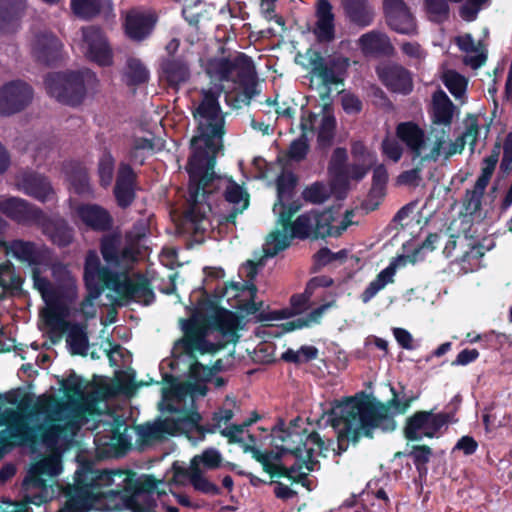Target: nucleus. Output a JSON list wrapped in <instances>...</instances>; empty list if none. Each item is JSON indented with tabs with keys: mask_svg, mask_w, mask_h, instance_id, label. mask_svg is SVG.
I'll return each mask as SVG.
<instances>
[{
	"mask_svg": "<svg viewBox=\"0 0 512 512\" xmlns=\"http://www.w3.org/2000/svg\"><path fill=\"white\" fill-rule=\"evenodd\" d=\"M0 212L20 224L45 223L46 214L27 200L11 196L0 201Z\"/></svg>",
	"mask_w": 512,
	"mask_h": 512,
	"instance_id": "obj_19",
	"label": "nucleus"
},
{
	"mask_svg": "<svg viewBox=\"0 0 512 512\" xmlns=\"http://www.w3.org/2000/svg\"><path fill=\"white\" fill-rule=\"evenodd\" d=\"M478 122L477 119L471 120V123L467 125L464 133H462L460 136L457 137L454 141L448 145V148L445 152V159L450 158L451 156L455 154H460L464 151L465 145L467 141H470V149L471 151H474V148L477 144V138H478Z\"/></svg>",
	"mask_w": 512,
	"mask_h": 512,
	"instance_id": "obj_49",
	"label": "nucleus"
},
{
	"mask_svg": "<svg viewBox=\"0 0 512 512\" xmlns=\"http://www.w3.org/2000/svg\"><path fill=\"white\" fill-rule=\"evenodd\" d=\"M310 145L306 134H300L298 138L292 140L290 146L286 151L287 159L300 162L304 161L307 154L309 153Z\"/></svg>",
	"mask_w": 512,
	"mask_h": 512,
	"instance_id": "obj_64",
	"label": "nucleus"
},
{
	"mask_svg": "<svg viewBox=\"0 0 512 512\" xmlns=\"http://www.w3.org/2000/svg\"><path fill=\"white\" fill-rule=\"evenodd\" d=\"M385 18L391 30L407 36L417 35L416 21L410 10L386 14Z\"/></svg>",
	"mask_w": 512,
	"mask_h": 512,
	"instance_id": "obj_48",
	"label": "nucleus"
},
{
	"mask_svg": "<svg viewBox=\"0 0 512 512\" xmlns=\"http://www.w3.org/2000/svg\"><path fill=\"white\" fill-rule=\"evenodd\" d=\"M205 72L220 83L232 82L242 89L244 98L252 100L256 94V71L253 59L243 52L234 57H212L207 60Z\"/></svg>",
	"mask_w": 512,
	"mask_h": 512,
	"instance_id": "obj_5",
	"label": "nucleus"
},
{
	"mask_svg": "<svg viewBox=\"0 0 512 512\" xmlns=\"http://www.w3.org/2000/svg\"><path fill=\"white\" fill-rule=\"evenodd\" d=\"M125 82L129 86H138L149 80V71L143 62L135 57H131L126 62V71L124 73Z\"/></svg>",
	"mask_w": 512,
	"mask_h": 512,
	"instance_id": "obj_53",
	"label": "nucleus"
},
{
	"mask_svg": "<svg viewBox=\"0 0 512 512\" xmlns=\"http://www.w3.org/2000/svg\"><path fill=\"white\" fill-rule=\"evenodd\" d=\"M390 390L392 397L386 402L365 392L336 401L328 418L336 432V455L346 452L349 443L358 444L362 437L373 439L376 430L383 433L396 430L395 416L404 415L417 396L403 394L399 398L394 387L390 386Z\"/></svg>",
	"mask_w": 512,
	"mask_h": 512,
	"instance_id": "obj_2",
	"label": "nucleus"
},
{
	"mask_svg": "<svg viewBox=\"0 0 512 512\" xmlns=\"http://www.w3.org/2000/svg\"><path fill=\"white\" fill-rule=\"evenodd\" d=\"M300 209V204L293 201L289 204H286L285 201H279V198H277V202L273 205V212L278 213L279 219L278 222L281 225V228L287 232L288 227H293V236H298L299 239H310L311 236H302L297 233V222L299 218L307 215L309 217H316L321 212L316 210H311L310 212H304L303 214H300L296 220L292 221V218L295 214L298 213Z\"/></svg>",
	"mask_w": 512,
	"mask_h": 512,
	"instance_id": "obj_37",
	"label": "nucleus"
},
{
	"mask_svg": "<svg viewBox=\"0 0 512 512\" xmlns=\"http://www.w3.org/2000/svg\"><path fill=\"white\" fill-rule=\"evenodd\" d=\"M446 88L454 98L460 99L464 96L467 89V79L454 70H448L442 78Z\"/></svg>",
	"mask_w": 512,
	"mask_h": 512,
	"instance_id": "obj_60",
	"label": "nucleus"
},
{
	"mask_svg": "<svg viewBox=\"0 0 512 512\" xmlns=\"http://www.w3.org/2000/svg\"><path fill=\"white\" fill-rule=\"evenodd\" d=\"M34 286L42 293V297L48 308L42 312L45 325L65 327L69 316L67 300L70 299L69 290L64 286H52L50 281L40 276L39 269L32 270Z\"/></svg>",
	"mask_w": 512,
	"mask_h": 512,
	"instance_id": "obj_9",
	"label": "nucleus"
},
{
	"mask_svg": "<svg viewBox=\"0 0 512 512\" xmlns=\"http://www.w3.org/2000/svg\"><path fill=\"white\" fill-rule=\"evenodd\" d=\"M408 455L413 457L418 475H420L421 478L425 477L428 473L427 463L433 455L431 448L427 445H416L413 446V450H411Z\"/></svg>",
	"mask_w": 512,
	"mask_h": 512,
	"instance_id": "obj_63",
	"label": "nucleus"
},
{
	"mask_svg": "<svg viewBox=\"0 0 512 512\" xmlns=\"http://www.w3.org/2000/svg\"><path fill=\"white\" fill-rule=\"evenodd\" d=\"M67 501L57 512H88L92 509H103L95 502L93 495L83 489L79 483L69 486L66 491Z\"/></svg>",
	"mask_w": 512,
	"mask_h": 512,
	"instance_id": "obj_32",
	"label": "nucleus"
},
{
	"mask_svg": "<svg viewBox=\"0 0 512 512\" xmlns=\"http://www.w3.org/2000/svg\"><path fill=\"white\" fill-rule=\"evenodd\" d=\"M202 419L203 417L198 411H186L185 415L176 418L166 417L165 419L149 426L147 436L158 439L163 435L174 437L176 435L183 434L188 439H191L189 433L192 431H197L199 434V439L204 440L205 434L214 433L218 426L217 424L213 426L200 425V421Z\"/></svg>",
	"mask_w": 512,
	"mask_h": 512,
	"instance_id": "obj_11",
	"label": "nucleus"
},
{
	"mask_svg": "<svg viewBox=\"0 0 512 512\" xmlns=\"http://www.w3.org/2000/svg\"><path fill=\"white\" fill-rule=\"evenodd\" d=\"M388 180L389 174L387 173L386 167L383 164L374 166L372 174V186L367 196V202L371 203L372 209H376L381 199L385 197L386 184Z\"/></svg>",
	"mask_w": 512,
	"mask_h": 512,
	"instance_id": "obj_47",
	"label": "nucleus"
},
{
	"mask_svg": "<svg viewBox=\"0 0 512 512\" xmlns=\"http://www.w3.org/2000/svg\"><path fill=\"white\" fill-rule=\"evenodd\" d=\"M298 177L292 171H283L277 178V198L290 201L297 187Z\"/></svg>",
	"mask_w": 512,
	"mask_h": 512,
	"instance_id": "obj_58",
	"label": "nucleus"
},
{
	"mask_svg": "<svg viewBox=\"0 0 512 512\" xmlns=\"http://www.w3.org/2000/svg\"><path fill=\"white\" fill-rule=\"evenodd\" d=\"M359 47L365 55L385 57L395 55V46L392 45L389 36L377 30H371L361 35Z\"/></svg>",
	"mask_w": 512,
	"mask_h": 512,
	"instance_id": "obj_34",
	"label": "nucleus"
},
{
	"mask_svg": "<svg viewBox=\"0 0 512 512\" xmlns=\"http://www.w3.org/2000/svg\"><path fill=\"white\" fill-rule=\"evenodd\" d=\"M83 42L87 45V57L100 67L113 64V52L105 34L99 27L89 26L82 30Z\"/></svg>",
	"mask_w": 512,
	"mask_h": 512,
	"instance_id": "obj_21",
	"label": "nucleus"
},
{
	"mask_svg": "<svg viewBox=\"0 0 512 512\" xmlns=\"http://www.w3.org/2000/svg\"><path fill=\"white\" fill-rule=\"evenodd\" d=\"M336 132V119L332 114H324L320 127L317 130V148L320 151H327L334 144Z\"/></svg>",
	"mask_w": 512,
	"mask_h": 512,
	"instance_id": "obj_50",
	"label": "nucleus"
},
{
	"mask_svg": "<svg viewBox=\"0 0 512 512\" xmlns=\"http://www.w3.org/2000/svg\"><path fill=\"white\" fill-rule=\"evenodd\" d=\"M309 63L311 71L317 78L321 79L324 85H336L342 83V80L337 76L334 66H329L325 63L322 53L316 50H309Z\"/></svg>",
	"mask_w": 512,
	"mask_h": 512,
	"instance_id": "obj_45",
	"label": "nucleus"
},
{
	"mask_svg": "<svg viewBox=\"0 0 512 512\" xmlns=\"http://www.w3.org/2000/svg\"><path fill=\"white\" fill-rule=\"evenodd\" d=\"M343 11L350 23L364 28L373 22V9L368 0H341Z\"/></svg>",
	"mask_w": 512,
	"mask_h": 512,
	"instance_id": "obj_38",
	"label": "nucleus"
},
{
	"mask_svg": "<svg viewBox=\"0 0 512 512\" xmlns=\"http://www.w3.org/2000/svg\"><path fill=\"white\" fill-rule=\"evenodd\" d=\"M64 172H66L76 194L83 195L90 192L88 172L81 163L78 161L65 163Z\"/></svg>",
	"mask_w": 512,
	"mask_h": 512,
	"instance_id": "obj_46",
	"label": "nucleus"
},
{
	"mask_svg": "<svg viewBox=\"0 0 512 512\" xmlns=\"http://www.w3.org/2000/svg\"><path fill=\"white\" fill-rule=\"evenodd\" d=\"M114 267L101 263L99 254L89 249L83 264V281L88 292L87 301L98 299L104 290L113 289L123 280V275Z\"/></svg>",
	"mask_w": 512,
	"mask_h": 512,
	"instance_id": "obj_10",
	"label": "nucleus"
},
{
	"mask_svg": "<svg viewBox=\"0 0 512 512\" xmlns=\"http://www.w3.org/2000/svg\"><path fill=\"white\" fill-rule=\"evenodd\" d=\"M103 0H70V9L82 20H92L100 15Z\"/></svg>",
	"mask_w": 512,
	"mask_h": 512,
	"instance_id": "obj_52",
	"label": "nucleus"
},
{
	"mask_svg": "<svg viewBox=\"0 0 512 512\" xmlns=\"http://www.w3.org/2000/svg\"><path fill=\"white\" fill-rule=\"evenodd\" d=\"M274 437L281 443V452H288L294 457H303L311 450V455L327 457L329 449L334 446V440L324 441L317 431H307L295 426L274 430Z\"/></svg>",
	"mask_w": 512,
	"mask_h": 512,
	"instance_id": "obj_8",
	"label": "nucleus"
},
{
	"mask_svg": "<svg viewBox=\"0 0 512 512\" xmlns=\"http://www.w3.org/2000/svg\"><path fill=\"white\" fill-rule=\"evenodd\" d=\"M181 323L184 337H182L180 343L187 353L193 351H199L200 353L213 351V344L206 341V336L211 332V328L208 323L207 313L201 309V306L193 313L191 318L182 319Z\"/></svg>",
	"mask_w": 512,
	"mask_h": 512,
	"instance_id": "obj_14",
	"label": "nucleus"
},
{
	"mask_svg": "<svg viewBox=\"0 0 512 512\" xmlns=\"http://www.w3.org/2000/svg\"><path fill=\"white\" fill-rule=\"evenodd\" d=\"M380 82L390 92L409 95L414 89L411 72L398 63H389L377 68Z\"/></svg>",
	"mask_w": 512,
	"mask_h": 512,
	"instance_id": "obj_22",
	"label": "nucleus"
},
{
	"mask_svg": "<svg viewBox=\"0 0 512 512\" xmlns=\"http://www.w3.org/2000/svg\"><path fill=\"white\" fill-rule=\"evenodd\" d=\"M397 272V260L391 261V263L384 270L379 272L376 279L367 285L364 291L360 294V300L362 303H369L377 294L384 290V288L395 282V275Z\"/></svg>",
	"mask_w": 512,
	"mask_h": 512,
	"instance_id": "obj_43",
	"label": "nucleus"
},
{
	"mask_svg": "<svg viewBox=\"0 0 512 512\" xmlns=\"http://www.w3.org/2000/svg\"><path fill=\"white\" fill-rule=\"evenodd\" d=\"M100 254L106 265L118 268L130 255V249L121 248L119 233H108L100 238Z\"/></svg>",
	"mask_w": 512,
	"mask_h": 512,
	"instance_id": "obj_36",
	"label": "nucleus"
},
{
	"mask_svg": "<svg viewBox=\"0 0 512 512\" xmlns=\"http://www.w3.org/2000/svg\"><path fill=\"white\" fill-rule=\"evenodd\" d=\"M312 297V294L309 291L304 290L301 294H296L291 296L290 304L291 307L284 308L279 311H273L269 313H259V320L260 321H271V320H280V319H286L293 316H296L303 311L306 310L307 305L309 304V301Z\"/></svg>",
	"mask_w": 512,
	"mask_h": 512,
	"instance_id": "obj_41",
	"label": "nucleus"
},
{
	"mask_svg": "<svg viewBox=\"0 0 512 512\" xmlns=\"http://www.w3.org/2000/svg\"><path fill=\"white\" fill-rule=\"evenodd\" d=\"M331 191L323 181H315L305 186L302 197L306 203L322 204L328 201Z\"/></svg>",
	"mask_w": 512,
	"mask_h": 512,
	"instance_id": "obj_57",
	"label": "nucleus"
},
{
	"mask_svg": "<svg viewBox=\"0 0 512 512\" xmlns=\"http://www.w3.org/2000/svg\"><path fill=\"white\" fill-rule=\"evenodd\" d=\"M59 473H61V464L55 459H45L32 466L24 479V485L31 484L34 488L43 489L46 486L43 475L55 477Z\"/></svg>",
	"mask_w": 512,
	"mask_h": 512,
	"instance_id": "obj_42",
	"label": "nucleus"
},
{
	"mask_svg": "<svg viewBox=\"0 0 512 512\" xmlns=\"http://www.w3.org/2000/svg\"><path fill=\"white\" fill-rule=\"evenodd\" d=\"M244 293H248V295L252 297H256L257 287L252 282H234L231 281L224 285L223 289L220 290L218 297L226 298V301L230 302L231 300L239 299Z\"/></svg>",
	"mask_w": 512,
	"mask_h": 512,
	"instance_id": "obj_56",
	"label": "nucleus"
},
{
	"mask_svg": "<svg viewBox=\"0 0 512 512\" xmlns=\"http://www.w3.org/2000/svg\"><path fill=\"white\" fill-rule=\"evenodd\" d=\"M95 80L89 69L68 72H50L44 78L46 93L64 105H81L86 97V81Z\"/></svg>",
	"mask_w": 512,
	"mask_h": 512,
	"instance_id": "obj_6",
	"label": "nucleus"
},
{
	"mask_svg": "<svg viewBox=\"0 0 512 512\" xmlns=\"http://www.w3.org/2000/svg\"><path fill=\"white\" fill-rule=\"evenodd\" d=\"M501 154V143L496 142L492 147L490 155L482 161V169H480V175L477 178L475 186L472 190H466L463 206L466 213L475 214L481 208V199L483 198L485 188L489 185L491 177L495 172L499 155Z\"/></svg>",
	"mask_w": 512,
	"mask_h": 512,
	"instance_id": "obj_15",
	"label": "nucleus"
},
{
	"mask_svg": "<svg viewBox=\"0 0 512 512\" xmlns=\"http://www.w3.org/2000/svg\"><path fill=\"white\" fill-rule=\"evenodd\" d=\"M25 8V0H0V34L15 31Z\"/></svg>",
	"mask_w": 512,
	"mask_h": 512,
	"instance_id": "obj_39",
	"label": "nucleus"
},
{
	"mask_svg": "<svg viewBox=\"0 0 512 512\" xmlns=\"http://www.w3.org/2000/svg\"><path fill=\"white\" fill-rule=\"evenodd\" d=\"M22 279L15 274L14 266L7 261L0 264V300H2L8 292L20 291Z\"/></svg>",
	"mask_w": 512,
	"mask_h": 512,
	"instance_id": "obj_51",
	"label": "nucleus"
},
{
	"mask_svg": "<svg viewBox=\"0 0 512 512\" xmlns=\"http://www.w3.org/2000/svg\"><path fill=\"white\" fill-rule=\"evenodd\" d=\"M46 326L50 327L51 330L57 333H65L68 331L67 343L69 345L70 351H72V354L81 356L87 355L89 339L87 334L86 323L68 322V325L64 327L52 325Z\"/></svg>",
	"mask_w": 512,
	"mask_h": 512,
	"instance_id": "obj_35",
	"label": "nucleus"
},
{
	"mask_svg": "<svg viewBox=\"0 0 512 512\" xmlns=\"http://www.w3.org/2000/svg\"><path fill=\"white\" fill-rule=\"evenodd\" d=\"M33 90L21 80H13L0 87V115L10 116L24 110L32 101Z\"/></svg>",
	"mask_w": 512,
	"mask_h": 512,
	"instance_id": "obj_17",
	"label": "nucleus"
},
{
	"mask_svg": "<svg viewBox=\"0 0 512 512\" xmlns=\"http://www.w3.org/2000/svg\"><path fill=\"white\" fill-rule=\"evenodd\" d=\"M396 138L407 147L411 160L415 161L421 157L425 147L424 130L413 121H405L397 124Z\"/></svg>",
	"mask_w": 512,
	"mask_h": 512,
	"instance_id": "obj_29",
	"label": "nucleus"
},
{
	"mask_svg": "<svg viewBox=\"0 0 512 512\" xmlns=\"http://www.w3.org/2000/svg\"><path fill=\"white\" fill-rule=\"evenodd\" d=\"M299 239L298 236H293V227H288L287 232L274 231L271 234V241L268 242V247L265 249V255L267 257H274L281 251H284L291 245V240Z\"/></svg>",
	"mask_w": 512,
	"mask_h": 512,
	"instance_id": "obj_54",
	"label": "nucleus"
},
{
	"mask_svg": "<svg viewBox=\"0 0 512 512\" xmlns=\"http://www.w3.org/2000/svg\"><path fill=\"white\" fill-rule=\"evenodd\" d=\"M202 310L207 313L211 332L222 335L225 343H236L238 340L239 317L230 310L217 305L213 300H204Z\"/></svg>",
	"mask_w": 512,
	"mask_h": 512,
	"instance_id": "obj_16",
	"label": "nucleus"
},
{
	"mask_svg": "<svg viewBox=\"0 0 512 512\" xmlns=\"http://www.w3.org/2000/svg\"><path fill=\"white\" fill-rule=\"evenodd\" d=\"M93 495L106 510L156 512V498L167 493L157 488L162 481L152 475L138 476L130 469H87L76 472L75 482Z\"/></svg>",
	"mask_w": 512,
	"mask_h": 512,
	"instance_id": "obj_3",
	"label": "nucleus"
},
{
	"mask_svg": "<svg viewBox=\"0 0 512 512\" xmlns=\"http://www.w3.org/2000/svg\"><path fill=\"white\" fill-rule=\"evenodd\" d=\"M461 403L459 394L447 405L450 411L434 413L433 410H418L405 419L403 436L409 441H421L424 437L434 438L446 424L454 422V415Z\"/></svg>",
	"mask_w": 512,
	"mask_h": 512,
	"instance_id": "obj_7",
	"label": "nucleus"
},
{
	"mask_svg": "<svg viewBox=\"0 0 512 512\" xmlns=\"http://www.w3.org/2000/svg\"><path fill=\"white\" fill-rule=\"evenodd\" d=\"M314 35L317 42L329 43L335 40V15L329 0H318Z\"/></svg>",
	"mask_w": 512,
	"mask_h": 512,
	"instance_id": "obj_30",
	"label": "nucleus"
},
{
	"mask_svg": "<svg viewBox=\"0 0 512 512\" xmlns=\"http://www.w3.org/2000/svg\"><path fill=\"white\" fill-rule=\"evenodd\" d=\"M353 216L354 212L348 210L343 215L341 222L334 225V214L330 210H324L312 218L305 215L299 218L297 222V233L302 236H311V240L340 237L353 223L351 220Z\"/></svg>",
	"mask_w": 512,
	"mask_h": 512,
	"instance_id": "obj_12",
	"label": "nucleus"
},
{
	"mask_svg": "<svg viewBox=\"0 0 512 512\" xmlns=\"http://www.w3.org/2000/svg\"><path fill=\"white\" fill-rule=\"evenodd\" d=\"M348 154L346 148L337 147L333 151L328 162V176L330 184L333 188L347 189L350 180L359 182L363 180L368 171L369 166L363 164H347Z\"/></svg>",
	"mask_w": 512,
	"mask_h": 512,
	"instance_id": "obj_13",
	"label": "nucleus"
},
{
	"mask_svg": "<svg viewBox=\"0 0 512 512\" xmlns=\"http://www.w3.org/2000/svg\"><path fill=\"white\" fill-rule=\"evenodd\" d=\"M18 186L22 193L40 203H46L55 196L49 177L34 171L24 172Z\"/></svg>",
	"mask_w": 512,
	"mask_h": 512,
	"instance_id": "obj_28",
	"label": "nucleus"
},
{
	"mask_svg": "<svg viewBox=\"0 0 512 512\" xmlns=\"http://www.w3.org/2000/svg\"><path fill=\"white\" fill-rule=\"evenodd\" d=\"M464 0H424V7L435 21H444L449 16V3H463ZM489 0H465L459 8V16L464 21L476 20L479 11Z\"/></svg>",
	"mask_w": 512,
	"mask_h": 512,
	"instance_id": "obj_20",
	"label": "nucleus"
},
{
	"mask_svg": "<svg viewBox=\"0 0 512 512\" xmlns=\"http://www.w3.org/2000/svg\"><path fill=\"white\" fill-rule=\"evenodd\" d=\"M161 79L167 86L178 91L181 85L191 79V67L183 56H167L160 63Z\"/></svg>",
	"mask_w": 512,
	"mask_h": 512,
	"instance_id": "obj_26",
	"label": "nucleus"
},
{
	"mask_svg": "<svg viewBox=\"0 0 512 512\" xmlns=\"http://www.w3.org/2000/svg\"><path fill=\"white\" fill-rule=\"evenodd\" d=\"M60 384L64 395H66L69 401L82 400L84 396L83 391L88 387V383L75 374V372L69 374Z\"/></svg>",
	"mask_w": 512,
	"mask_h": 512,
	"instance_id": "obj_55",
	"label": "nucleus"
},
{
	"mask_svg": "<svg viewBox=\"0 0 512 512\" xmlns=\"http://www.w3.org/2000/svg\"><path fill=\"white\" fill-rule=\"evenodd\" d=\"M77 217L86 227L98 233H107L113 229L111 212L95 203H83L76 208Z\"/></svg>",
	"mask_w": 512,
	"mask_h": 512,
	"instance_id": "obj_27",
	"label": "nucleus"
},
{
	"mask_svg": "<svg viewBox=\"0 0 512 512\" xmlns=\"http://www.w3.org/2000/svg\"><path fill=\"white\" fill-rule=\"evenodd\" d=\"M112 291L125 301H142L147 306L155 300L150 281L143 274H137V280H132L125 275Z\"/></svg>",
	"mask_w": 512,
	"mask_h": 512,
	"instance_id": "obj_23",
	"label": "nucleus"
},
{
	"mask_svg": "<svg viewBox=\"0 0 512 512\" xmlns=\"http://www.w3.org/2000/svg\"><path fill=\"white\" fill-rule=\"evenodd\" d=\"M137 174L132 167L122 162L118 167L116 184L113 187V195L118 207L126 209L136 199Z\"/></svg>",
	"mask_w": 512,
	"mask_h": 512,
	"instance_id": "obj_25",
	"label": "nucleus"
},
{
	"mask_svg": "<svg viewBox=\"0 0 512 512\" xmlns=\"http://www.w3.org/2000/svg\"><path fill=\"white\" fill-rule=\"evenodd\" d=\"M43 227L44 233L49 235L53 244L67 247L73 241V229L64 220H51L46 217L45 223H36Z\"/></svg>",
	"mask_w": 512,
	"mask_h": 512,
	"instance_id": "obj_44",
	"label": "nucleus"
},
{
	"mask_svg": "<svg viewBox=\"0 0 512 512\" xmlns=\"http://www.w3.org/2000/svg\"><path fill=\"white\" fill-rule=\"evenodd\" d=\"M155 27L154 16L131 10L126 14L124 30L132 41L142 42L148 38Z\"/></svg>",
	"mask_w": 512,
	"mask_h": 512,
	"instance_id": "obj_31",
	"label": "nucleus"
},
{
	"mask_svg": "<svg viewBox=\"0 0 512 512\" xmlns=\"http://www.w3.org/2000/svg\"><path fill=\"white\" fill-rule=\"evenodd\" d=\"M221 463V454L220 452L213 447L206 448L202 454L194 456L191 461L190 468H200V464L203 465L204 468L213 470L220 466Z\"/></svg>",
	"mask_w": 512,
	"mask_h": 512,
	"instance_id": "obj_62",
	"label": "nucleus"
},
{
	"mask_svg": "<svg viewBox=\"0 0 512 512\" xmlns=\"http://www.w3.org/2000/svg\"><path fill=\"white\" fill-rule=\"evenodd\" d=\"M454 104L443 90L439 89L433 93L432 109L430 119L434 125L450 127L453 120Z\"/></svg>",
	"mask_w": 512,
	"mask_h": 512,
	"instance_id": "obj_40",
	"label": "nucleus"
},
{
	"mask_svg": "<svg viewBox=\"0 0 512 512\" xmlns=\"http://www.w3.org/2000/svg\"><path fill=\"white\" fill-rule=\"evenodd\" d=\"M115 160L111 152L105 150L99 158L98 162V175L101 187H108L111 185L114 174Z\"/></svg>",
	"mask_w": 512,
	"mask_h": 512,
	"instance_id": "obj_61",
	"label": "nucleus"
},
{
	"mask_svg": "<svg viewBox=\"0 0 512 512\" xmlns=\"http://www.w3.org/2000/svg\"><path fill=\"white\" fill-rule=\"evenodd\" d=\"M63 44L51 32H43L36 36L32 46L34 59L48 67L56 66L62 59Z\"/></svg>",
	"mask_w": 512,
	"mask_h": 512,
	"instance_id": "obj_24",
	"label": "nucleus"
},
{
	"mask_svg": "<svg viewBox=\"0 0 512 512\" xmlns=\"http://www.w3.org/2000/svg\"><path fill=\"white\" fill-rule=\"evenodd\" d=\"M5 253L14 258L20 264L33 269H39L47 259L45 248L32 241L24 239H12L2 243Z\"/></svg>",
	"mask_w": 512,
	"mask_h": 512,
	"instance_id": "obj_18",
	"label": "nucleus"
},
{
	"mask_svg": "<svg viewBox=\"0 0 512 512\" xmlns=\"http://www.w3.org/2000/svg\"><path fill=\"white\" fill-rule=\"evenodd\" d=\"M222 85L202 88L198 103L193 104L192 117L196 122V132L191 139L192 155L188 158L187 173L190 208L185 212L186 223L193 234H204L205 213L198 205L206 202L212 193L211 184L216 179L214 167L218 152L223 149L225 118L219 104Z\"/></svg>",
	"mask_w": 512,
	"mask_h": 512,
	"instance_id": "obj_1",
	"label": "nucleus"
},
{
	"mask_svg": "<svg viewBox=\"0 0 512 512\" xmlns=\"http://www.w3.org/2000/svg\"><path fill=\"white\" fill-rule=\"evenodd\" d=\"M188 476H190V482L193 488L200 493L209 494V495H219L221 490L214 483L208 481L206 477H204L203 472L200 468L192 467L188 469Z\"/></svg>",
	"mask_w": 512,
	"mask_h": 512,
	"instance_id": "obj_59",
	"label": "nucleus"
},
{
	"mask_svg": "<svg viewBox=\"0 0 512 512\" xmlns=\"http://www.w3.org/2000/svg\"><path fill=\"white\" fill-rule=\"evenodd\" d=\"M0 425L7 426V429L0 431L2 452H8L13 447L32 446L38 439L46 446H53L65 432V426L55 422L29 426L25 415L12 408H7L0 414Z\"/></svg>",
	"mask_w": 512,
	"mask_h": 512,
	"instance_id": "obj_4",
	"label": "nucleus"
},
{
	"mask_svg": "<svg viewBox=\"0 0 512 512\" xmlns=\"http://www.w3.org/2000/svg\"><path fill=\"white\" fill-rule=\"evenodd\" d=\"M67 501L57 512H88L92 509H103L95 502L93 495L83 489L79 483L69 486L66 491Z\"/></svg>",
	"mask_w": 512,
	"mask_h": 512,
	"instance_id": "obj_33",
	"label": "nucleus"
}]
</instances>
